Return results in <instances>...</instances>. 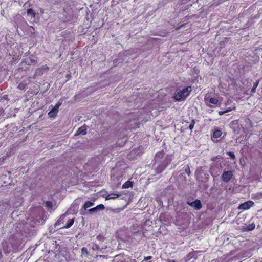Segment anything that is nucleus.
<instances>
[{
    "label": "nucleus",
    "mask_w": 262,
    "mask_h": 262,
    "mask_svg": "<svg viewBox=\"0 0 262 262\" xmlns=\"http://www.w3.org/2000/svg\"><path fill=\"white\" fill-rule=\"evenodd\" d=\"M58 114V112L55 111L54 108H52L48 113V115L50 118H55Z\"/></svg>",
    "instance_id": "nucleus-16"
},
{
    "label": "nucleus",
    "mask_w": 262,
    "mask_h": 262,
    "mask_svg": "<svg viewBox=\"0 0 262 262\" xmlns=\"http://www.w3.org/2000/svg\"><path fill=\"white\" fill-rule=\"evenodd\" d=\"M28 15L30 16L31 18H34L36 16V13L33 9L30 8L27 11Z\"/></svg>",
    "instance_id": "nucleus-15"
},
{
    "label": "nucleus",
    "mask_w": 262,
    "mask_h": 262,
    "mask_svg": "<svg viewBox=\"0 0 262 262\" xmlns=\"http://www.w3.org/2000/svg\"><path fill=\"white\" fill-rule=\"evenodd\" d=\"M120 195V194L112 193L111 194H108L106 197L105 199L107 200L111 199H115Z\"/></svg>",
    "instance_id": "nucleus-13"
},
{
    "label": "nucleus",
    "mask_w": 262,
    "mask_h": 262,
    "mask_svg": "<svg viewBox=\"0 0 262 262\" xmlns=\"http://www.w3.org/2000/svg\"><path fill=\"white\" fill-rule=\"evenodd\" d=\"M194 124H195V121H194V120L193 119V120H192L190 124H189L188 128L191 130H192L193 129V128H194Z\"/></svg>",
    "instance_id": "nucleus-24"
},
{
    "label": "nucleus",
    "mask_w": 262,
    "mask_h": 262,
    "mask_svg": "<svg viewBox=\"0 0 262 262\" xmlns=\"http://www.w3.org/2000/svg\"><path fill=\"white\" fill-rule=\"evenodd\" d=\"M235 109V107H233V108H228L226 110V111H227V112H228L231 111L232 110H234Z\"/></svg>",
    "instance_id": "nucleus-31"
},
{
    "label": "nucleus",
    "mask_w": 262,
    "mask_h": 262,
    "mask_svg": "<svg viewBox=\"0 0 262 262\" xmlns=\"http://www.w3.org/2000/svg\"><path fill=\"white\" fill-rule=\"evenodd\" d=\"M37 63V61L30 58H26L23 59L22 62H21L20 66H21V69H24L25 68L27 69L26 67H25L26 66H31L33 64H35Z\"/></svg>",
    "instance_id": "nucleus-4"
},
{
    "label": "nucleus",
    "mask_w": 262,
    "mask_h": 262,
    "mask_svg": "<svg viewBox=\"0 0 262 262\" xmlns=\"http://www.w3.org/2000/svg\"><path fill=\"white\" fill-rule=\"evenodd\" d=\"M254 205V203L251 200H248L239 205L238 208L244 210H248Z\"/></svg>",
    "instance_id": "nucleus-5"
},
{
    "label": "nucleus",
    "mask_w": 262,
    "mask_h": 262,
    "mask_svg": "<svg viewBox=\"0 0 262 262\" xmlns=\"http://www.w3.org/2000/svg\"><path fill=\"white\" fill-rule=\"evenodd\" d=\"M62 104V101H59L55 105V106L54 107V109L57 112H58V110H59V107Z\"/></svg>",
    "instance_id": "nucleus-21"
},
{
    "label": "nucleus",
    "mask_w": 262,
    "mask_h": 262,
    "mask_svg": "<svg viewBox=\"0 0 262 262\" xmlns=\"http://www.w3.org/2000/svg\"><path fill=\"white\" fill-rule=\"evenodd\" d=\"M120 262H125V261L124 260H121Z\"/></svg>",
    "instance_id": "nucleus-35"
},
{
    "label": "nucleus",
    "mask_w": 262,
    "mask_h": 262,
    "mask_svg": "<svg viewBox=\"0 0 262 262\" xmlns=\"http://www.w3.org/2000/svg\"><path fill=\"white\" fill-rule=\"evenodd\" d=\"M93 205H94V203L93 202L88 201L85 202L83 206V208L85 210Z\"/></svg>",
    "instance_id": "nucleus-19"
},
{
    "label": "nucleus",
    "mask_w": 262,
    "mask_h": 262,
    "mask_svg": "<svg viewBox=\"0 0 262 262\" xmlns=\"http://www.w3.org/2000/svg\"><path fill=\"white\" fill-rule=\"evenodd\" d=\"M27 84L24 83H20L18 85V88L20 90H24L26 88Z\"/></svg>",
    "instance_id": "nucleus-22"
},
{
    "label": "nucleus",
    "mask_w": 262,
    "mask_h": 262,
    "mask_svg": "<svg viewBox=\"0 0 262 262\" xmlns=\"http://www.w3.org/2000/svg\"><path fill=\"white\" fill-rule=\"evenodd\" d=\"M81 251H82V253H88V252L87 249L85 247L82 248L81 249Z\"/></svg>",
    "instance_id": "nucleus-29"
},
{
    "label": "nucleus",
    "mask_w": 262,
    "mask_h": 262,
    "mask_svg": "<svg viewBox=\"0 0 262 262\" xmlns=\"http://www.w3.org/2000/svg\"><path fill=\"white\" fill-rule=\"evenodd\" d=\"M233 177V173L231 171H225L222 175V180L224 182H228L232 177Z\"/></svg>",
    "instance_id": "nucleus-6"
},
{
    "label": "nucleus",
    "mask_w": 262,
    "mask_h": 262,
    "mask_svg": "<svg viewBox=\"0 0 262 262\" xmlns=\"http://www.w3.org/2000/svg\"><path fill=\"white\" fill-rule=\"evenodd\" d=\"M152 258V256H146V257H145L144 259L145 260H150Z\"/></svg>",
    "instance_id": "nucleus-30"
},
{
    "label": "nucleus",
    "mask_w": 262,
    "mask_h": 262,
    "mask_svg": "<svg viewBox=\"0 0 262 262\" xmlns=\"http://www.w3.org/2000/svg\"><path fill=\"white\" fill-rule=\"evenodd\" d=\"M104 208H105L104 206L102 204H100L97 205L96 207L89 209V211L90 212H93L96 211L98 210H103V209H104Z\"/></svg>",
    "instance_id": "nucleus-9"
},
{
    "label": "nucleus",
    "mask_w": 262,
    "mask_h": 262,
    "mask_svg": "<svg viewBox=\"0 0 262 262\" xmlns=\"http://www.w3.org/2000/svg\"><path fill=\"white\" fill-rule=\"evenodd\" d=\"M259 82H260V80L258 79L255 82H254L253 86L251 91L252 93H254L255 92L256 89L257 87V86L258 85Z\"/></svg>",
    "instance_id": "nucleus-18"
},
{
    "label": "nucleus",
    "mask_w": 262,
    "mask_h": 262,
    "mask_svg": "<svg viewBox=\"0 0 262 262\" xmlns=\"http://www.w3.org/2000/svg\"><path fill=\"white\" fill-rule=\"evenodd\" d=\"M155 160V163L153 166L155 167L156 173H160L167 167L169 161L163 152L157 153Z\"/></svg>",
    "instance_id": "nucleus-1"
},
{
    "label": "nucleus",
    "mask_w": 262,
    "mask_h": 262,
    "mask_svg": "<svg viewBox=\"0 0 262 262\" xmlns=\"http://www.w3.org/2000/svg\"><path fill=\"white\" fill-rule=\"evenodd\" d=\"M86 127L85 125H84L78 128L76 135H85L86 134Z\"/></svg>",
    "instance_id": "nucleus-8"
},
{
    "label": "nucleus",
    "mask_w": 262,
    "mask_h": 262,
    "mask_svg": "<svg viewBox=\"0 0 262 262\" xmlns=\"http://www.w3.org/2000/svg\"><path fill=\"white\" fill-rule=\"evenodd\" d=\"M167 262H176L174 260L168 259Z\"/></svg>",
    "instance_id": "nucleus-34"
},
{
    "label": "nucleus",
    "mask_w": 262,
    "mask_h": 262,
    "mask_svg": "<svg viewBox=\"0 0 262 262\" xmlns=\"http://www.w3.org/2000/svg\"><path fill=\"white\" fill-rule=\"evenodd\" d=\"M222 132L220 129H216L214 130L213 133L212 137L215 139L220 138L222 135Z\"/></svg>",
    "instance_id": "nucleus-11"
},
{
    "label": "nucleus",
    "mask_w": 262,
    "mask_h": 262,
    "mask_svg": "<svg viewBox=\"0 0 262 262\" xmlns=\"http://www.w3.org/2000/svg\"><path fill=\"white\" fill-rule=\"evenodd\" d=\"M226 112H227V111H219V114L220 115H222L224 114Z\"/></svg>",
    "instance_id": "nucleus-32"
},
{
    "label": "nucleus",
    "mask_w": 262,
    "mask_h": 262,
    "mask_svg": "<svg viewBox=\"0 0 262 262\" xmlns=\"http://www.w3.org/2000/svg\"><path fill=\"white\" fill-rule=\"evenodd\" d=\"M252 198L254 200H259L262 198V192H257L252 195Z\"/></svg>",
    "instance_id": "nucleus-17"
},
{
    "label": "nucleus",
    "mask_w": 262,
    "mask_h": 262,
    "mask_svg": "<svg viewBox=\"0 0 262 262\" xmlns=\"http://www.w3.org/2000/svg\"><path fill=\"white\" fill-rule=\"evenodd\" d=\"M49 70V68L47 65H44L42 66L41 68H38L37 70V72L39 73L40 74H43L44 72H47Z\"/></svg>",
    "instance_id": "nucleus-10"
},
{
    "label": "nucleus",
    "mask_w": 262,
    "mask_h": 262,
    "mask_svg": "<svg viewBox=\"0 0 262 262\" xmlns=\"http://www.w3.org/2000/svg\"><path fill=\"white\" fill-rule=\"evenodd\" d=\"M187 204L194 208L196 210H200L202 207L200 200L198 199H196L192 202H187Z\"/></svg>",
    "instance_id": "nucleus-7"
},
{
    "label": "nucleus",
    "mask_w": 262,
    "mask_h": 262,
    "mask_svg": "<svg viewBox=\"0 0 262 262\" xmlns=\"http://www.w3.org/2000/svg\"><path fill=\"white\" fill-rule=\"evenodd\" d=\"M191 91L192 89L190 86L185 87L182 90L177 89L174 94L173 98L176 101H184L190 95Z\"/></svg>",
    "instance_id": "nucleus-2"
},
{
    "label": "nucleus",
    "mask_w": 262,
    "mask_h": 262,
    "mask_svg": "<svg viewBox=\"0 0 262 262\" xmlns=\"http://www.w3.org/2000/svg\"><path fill=\"white\" fill-rule=\"evenodd\" d=\"M66 77L67 78L68 80H69L71 78V75L70 74H67Z\"/></svg>",
    "instance_id": "nucleus-33"
},
{
    "label": "nucleus",
    "mask_w": 262,
    "mask_h": 262,
    "mask_svg": "<svg viewBox=\"0 0 262 262\" xmlns=\"http://www.w3.org/2000/svg\"><path fill=\"white\" fill-rule=\"evenodd\" d=\"M227 154L228 155H229L230 156V157L231 158V159H232V160H234L235 159V155H234L233 152H232V151H228V152H227Z\"/></svg>",
    "instance_id": "nucleus-25"
},
{
    "label": "nucleus",
    "mask_w": 262,
    "mask_h": 262,
    "mask_svg": "<svg viewBox=\"0 0 262 262\" xmlns=\"http://www.w3.org/2000/svg\"><path fill=\"white\" fill-rule=\"evenodd\" d=\"M185 171L186 172V173L188 175V176H190V173H191V171H190V168H189V166L188 165H187L185 168Z\"/></svg>",
    "instance_id": "nucleus-23"
},
{
    "label": "nucleus",
    "mask_w": 262,
    "mask_h": 262,
    "mask_svg": "<svg viewBox=\"0 0 262 262\" xmlns=\"http://www.w3.org/2000/svg\"><path fill=\"white\" fill-rule=\"evenodd\" d=\"M193 254L192 253H189L187 254L186 257L185 258V261L186 262L190 259V258L192 257Z\"/></svg>",
    "instance_id": "nucleus-27"
},
{
    "label": "nucleus",
    "mask_w": 262,
    "mask_h": 262,
    "mask_svg": "<svg viewBox=\"0 0 262 262\" xmlns=\"http://www.w3.org/2000/svg\"><path fill=\"white\" fill-rule=\"evenodd\" d=\"M46 205L48 208H51L52 207L53 204L51 201H47L46 202Z\"/></svg>",
    "instance_id": "nucleus-26"
},
{
    "label": "nucleus",
    "mask_w": 262,
    "mask_h": 262,
    "mask_svg": "<svg viewBox=\"0 0 262 262\" xmlns=\"http://www.w3.org/2000/svg\"><path fill=\"white\" fill-rule=\"evenodd\" d=\"M255 228V225L254 223H252V224H249L248 225H247L245 229L247 231H252L253 230H254Z\"/></svg>",
    "instance_id": "nucleus-20"
},
{
    "label": "nucleus",
    "mask_w": 262,
    "mask_h": 262,
    "mask_svg": "<svg viewBox=\"0 0 262 262\" xmlns=\"http://www.w3.org/2000/svg\"><path fill=\"white\" fill-rule=\"evenodd\" d=\"M208 97L206 95L204 97V100L206 105L210 107H216L219 103V100L215 97H211L208 99Z\"/></svg>",
    "instance_id": "nucleus-3"
},
{
    "label": "nucleus",
    "mask_w": 262,
    "mask_h": 262,
    "mask_svg": "<svg viewBox=\"0 0 262 262\" xmlns=\"http://www.w3.org/2000/svg\"><path fill=\"white\" fill-rule=\"evenodd\" d=\"M133 185V182L130 181H127L122 186V188L125 189L132 187Z\"/></svg>",
    "instance_id": "nucleus-12"
},
{
    "label": "nucleus",
    "mask_w": 262,
    "mask_h": 262,
    "mask_svg": "<svg viewBox=\"0 0 262 262\" xmlns=\"http://www.w3.org/2000/svg\"><path fill=\"white\" fill-rule=\"evenodd\" d=\"M74 219H69L67 222L65 226H64L62 228H70L74 224Z\"/></svg>",
    "instance_id": "nucleus-14"
},
{
    "label": "nucleus",
    "mask_w": 262,
    "mask_h": 262,
    "mask_svg": "<svg viewBox=\"0 0 262 262\" xmlns=\"http://www.w3.org/2000/svg\"><path fill=\"white\" fill-rule=\"evenodd\" d=\"M186 24H183L181 25H179L178 26H177L176 28V30H178L179 29H180L181 28H182L183 27H184L185 25Z\"/></svg>",
    "instance_id": "nucleus-28"
}]
</instances>
